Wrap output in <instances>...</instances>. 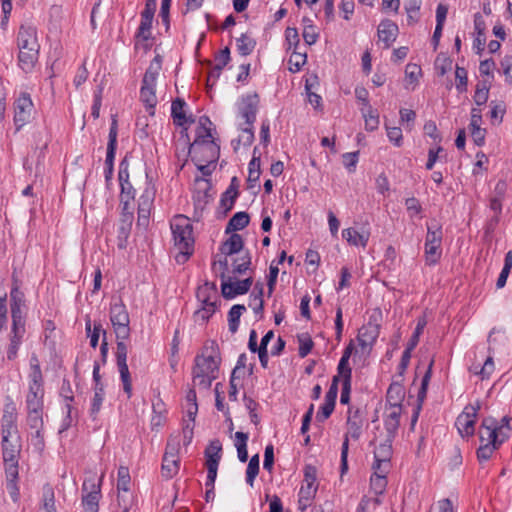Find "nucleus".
<instances>
[{"instance_id":"obj_43","label":"nucleus","mask_w":512,"mask_h":512,"mask_svg":"<svg viewBox=\"0 0 512 512\" xmlns=\"http://www.w3.org/2000/svg\"><path fill=\"white\" fill-rule=\"evenodd\" d=\"M363 118L365 120V128L368 131H374L379 126V114L375 109L369 107L368 109H361Z\"/></svg>"},{"instance_id":"obj_56","label":"nucleus","mask_w":512,"mask_h":512,"mask_svg":"<svg viewBox=\"0 0 512 512\" xmlns=\"http://www.w3.org/2000/svg\"><path fill=\"white\" fill-rule=\"evenodd\" d=\"M340 376H341V381H342V391H341V396H340V402L342 404H347V403H349V400H350L352 376H348V375H340Z\"/></svg>"},{"instance_id":"obj_14","label":"nucleus","mask_w":512,"mask_h":512,"mask_svg":"<svg viewBox=\"0 0 512 512\" xmlns=\"http://www.w3.org/2000/svg\"><path fill=\"white\" fill-rule=\"evenodd\" d=\"M507 187L508 185L504 180H499L495 185L489 204L490 209L495 213L494 217L490 220V227L495 226L499 222V216L502 213V202L505 198Z\"/></svg>"},{"instance_id":"obj_48","label":"nucleus","mask_w":512,"mask_h":512,"mask_svg":"<svg viewBox=\"0 0 512 512\" xmlns=\"http://www.w3.org/2000/svg\"><path fill=\"white\" fill-rule=\"evenodd\" d=\"M299 349L298 354L301 358L306 357L313 348V341L307 333H303L297 336Z\"/></svg>"},{"instance_id":"obj_16","label":"nucleus","mask_w":512,"mask_h":512,"mask_svg":"<svg viewBox=\"0 0 512 512\" xmlns=\"http://www.w3.org/2000/svg\"><path fill=\"white\" fill-rule=\"evenodd\" d=\"M156 9L155 0H147L144 10L141 13V23L137 31V38L148 40L151 35L152 21Z\"/></svg>"},{"instance_id":"obj_28","label":"nucleus","mask_w":512,"mask_h":512,"mask_svg":"<svg viewBox=\"0 0 512 512\" xmlns=\"http://www.w3.org/2000/svg\"><path fill=\"white\" fill-rule=\"evenodd\" d=\"M82 491L85 493L82 497L83 504L98 505L100 498V484H96L94 479L85 480L82 485Z\"/></svg>"},{"instance_id":"obj_42","label":"nucleus","mask_w":512,"mask_h":512,"mask_svg":"<svg viewBox=\"0 0 512 512\" xmlns=\"http://www.w3.org/2000/svg\"><path fill=\"white\" fill-rule=\"evenodd\" d=\"M237 50L242 56L251 54L255 48L256 42L247 34H242L236 40Z\"/></svg>"},{"instance_id":"obj_59","label":"nucleus","mask_w":512,"mask_h":512,"mask_svg":"<svg viewBox=\"0 0 512 512\" xmlns=\"http://www.w3.org/2000/svg\"><path fill=\"white\" fill-rule=\"evenodd\" d=\"M61 396L67 402L66 403L67 413H68V415H70L71 410H72V407H71L70 403L73 401L74 397H73V392H72L71 384L66 379H64L63 382H62Z\"/></svg>"},{"instance_id":"obj_61","label":"nucleus","mask_w":512,"mask_h":512,"mask_svg":"<svg viewBox=\"0 0 512 512\" xmlns=\"http://www.w3.org/2000/svg\"><path fill=\"white\" fill-rule=\"evenodd\" d=\"M341 380V376L337 373L332 379L329 390L325 395V401L336 404V399L338 395V383Z\"/></svg>"},{"instance_id":"obj_27","label":"nucleus","mask_w":512,"mask_h":512,"mask_svg":"<svg viewBox=\"0 0 512 512\" xmlns=\"http://www.w3.org/2000/svg\"><path fill=\"white\" fill-rule=\"evenodd\" d=\"M485 21L480 13L474 15V29L476 32V38L474 39L473 48L476 49L478 54H481L484 50L486 43L485 36Z\"/></svg>"},{"instance_id":"obj_22","label":"nucleus","mask_w":512,"mask_h":512,"mask_svg":"<svg viewBox=\"0 0 512 512\" xmlns=\"http://www.w3.org/2000/svg\"><path fill=\"white\" fill-rule=\"evenodd\" d=\"M161 70V59L159 56H156L151 62L149 67L147 68L143 80H142V88H146L149 91H155L156 81L158 75Z\"/></svg>"},{"instance_id":"obj_58","label":"nucleus","mask_w":512,"mask_h":512,"mask_svg":"<svg viewBox=\"0 0 512 512\" xmlns=\"http://www.w3.org/2000/svg\"><path fill=\"white\" fill-rule=\"evenodd\" d=\"M29 388L34 390L43 389V376L41 368L35 367L29 374Z\"/></svg>"},{"instance_id":"obj_44","label":"nucleus","mask_w":512,"mask_h":512,"mask_svg":"<svg viewBox=\"0 0 512 512\" xmlns=\"http://www.w3.org/2000/svg\"><path fill=\"white\" fill-rule=\"evenodd\" d=\"M479 438L481 443L499 447L504 443V438H500L498 430H484L479 431Z\"/></svg>"},{"instance_id":"obj_15","label":"nucleus","mask_w":512,"mask_h":512,"mask_svg":"<svg viewBox=\"0 0 512 512\" xmlns=\"http://www.w3.org/2000/svg\"><path fill=\"white\" fill-rule=\"evenodd\" d=\"M252 283L253 280L251 277L236 281H232L229 278L227 281H222L221 283L222 295L226 299H232L237 295L246 294L249 291Z\"/></svg>"},{"instance_id":"obj_12","label":"nucleus","mask_w":512,"mask_h":512,"mask_svg":"<svg viewBox=\"0 0 512 512\" xmlns=\"http://www.w3.org/2000/svg\"><path fill=\"white\" fill-rule=\"evenodd\" d=\"M209 290H212L214 294L216 293L214 286L209 287L208 284H205L198 290L197 297L202 301L203 306L194 313V319L196 322H206L216 311V302L210 300V297L208 296Z\"/></svg>"},{"instance_id":"obj_20","label":"nucleus","mask_w":512,"mask_h":512,"mask_svg":"<svg viewBox=\"0 0 512 512\" xmlns=\"http://www.w3.org/2000/svg\"><path fill=\"white\" fill-rule=\"evenodd\" d=\"M379 336V327L374 324H367L359 329L357 340L362 350L370 349Z\"/></svg>"},{"instance_id":"obj_11","label":"nucleus","mask_w":512,"mask_h":512,"mask_svg":"<svg viewBox=\"0 0 512 512\" xmlns=\"http://www.w3.org/2000/svg\"><path fill=\"white\" fill-rule=\"evenodd\" d=\"M317 492L316 470L307 466L304 473V481L299 491V504L306 508Z\"/></svg>"},{"instance_id":"obj_21","label":"nucleus","mask_w":512,"mask_h":512,"mask_svg":"<svg viewBox=\"0 0 512 512\" xmlns=\"http://www.w3.org/2000/svg\"><path fill=\"white\" fill-rule=\"evenodd\" d=\"M363 420L359 410L352 412L349 410L347 419V432L344 439H347V446H349V439L358 440L362 432Z\"/></svg>"},{"instance_id":"obj_6","label":"nucleus","mask_w":512,"mask_h":512,"mask_svg":"<svg viewBox=\"0 0 512 512\" xmlns=\"http://www.w3.org/2000/svg\"><path fill=\"white\" fill-rule=\"evenodd\" d=\"M110 321L114 328L117 340H125L130 335V319L125 305L121 302H115L110 307Z\"/></svg>"},{"instance_id":"obj_30","label":"nucleus","mask_w":512,"mask_h":512,"mask_svg":"<svg viewBox=\"0 0 512 512\" xmlns=\"http://www.w3.org/2000/svg\"><path fill=\"white\" fill-rule=\"evenodd\" d=\"M221 451H222L221 442L219 440L211 441V443L205 450L206 467L207 468H209V465L213 461L215 468L218 469L219 462L221 459Z\"/></svg>"},{"instance_id":"obj_60","label":"nucleus","mask_w":512,"mask_h":512,"mask_svg":"<svg viewBox=\"0 0 512 512\" xmlns=\"http://www.w3.org/2000/svg\"><path fill=\"white\" fill-rule=\"evenodd\" d=\"M302 36L307 45H313L317 42L319 34L313 24H306Z\"/></svg>"},{"instance_id":"obj_24","label":"nucleus","mask_w":512,"mask_h":512,"mask_svg":"<svg viewBox=\"0 0 512 512\" xmlns=\"http://www.w3.org/2000/svg\"><path fill=\"white\" fill-rule=\"evenodd\" d=\"M398 34V27L390 20L382 21L378 26L379 40L385 43L388 48L395 41Z\"/></svg>"},{"instance_id":"obj_29","label":"nucleus","mask_w":512,"mask_h":512,"mask_svg":"<svg viewBox=\"0 0 512 512\" xmlns=\"http://www.w3.org/2000/svg\"><path fill=\"white\" fill-rule=\"evenodd\" d=\"M235 181H237V178L233 177L230 186L221 196L220 207L223 208L224 213L229 212L233 208L236 198L238 197V189L233 187V182Z\"/></svg>"},{"instance_id":"obj_62","label":"nucleus","mask_w":512,"mask_h":512,"mask_svg":"<svg viewBox=\"0 0 512 512\" xmlns=\"http://www.w3.org/2000/svg\"><path fill=\"white\" fill-rule=\"evenodd\" d=\"M254 141V131L253 126L247 125L246 127L241 128V135L238 138V144H243L244 146H250Z\"/></svg>"},{"instance_id":"obj_7","label":"nucleus","mask_w":512,"mask_h":512,"mask_svg":"<svg viewBox=\"0 0 512 512\" xmlns=\"http://www.w3.org/2000/svg\"><path fill=\"white\" fill-rule=\"evenodd\" d=\"M480 408L481 403L479 401H477L474 404H469L457 417L455 425L462 437H468L474 434V427L477 420L478 411L480 410Z\"/></svg>"},{"instance_id":"obj_5","label":"nucleus","mask_w":512,"mask_h":512,"mask_svg":"<svg viewBox=\"0 0 512 512\" xmlns=\"http://www.w3.org/2000/svg\"><path fill=\"white\" fill-rule=\"evenodd\" d=\"M207 124H212L209 118L206 116L200 117L196 138L194 142L190 144L188 154L192 155V160H199L198 150L200 152H209L206 160L208 162H216L219 157L220 147L213 139L211 128L207 127Z\"/></svg>"},{"instance_id":"obj_51","label":"nucleus","mask_w":512,"mask_h":512,"mask_svg":"<svg viewBox=\"0 0 512 512\" xmlns=\"http://www.w3.org/2000/svg\"><path fill=\"white\" fill-rule=\"evenodd\" d=\"M27 423L31 429H42L43 427V409L27 410Z\"/></svg>"},{"instance_id":"obj_3","label":"nucleus","mask_w":512,"mask_h":512,"mask_svg":"<svg viewBox=\"0 0 512 512\" xmlns=\"http://www.w3.org/2000/svg\"><path fill=\"white\" fill-rule=\"evenodd\" d=\"M17 46L20 68L26 73L31 72L38 60L40 49L36 28L30 25H21L17 34Z\"/></svg>"},{"instance_id":"obj_36","label":"nucleus","mask_w":512,"mask_h":512,"mask_svg":"<svg viewBox=\"0 0 512 512\" xmlns=\"http://www.w3.org/2000/svg\"><path fill=\"white\" fill-rule=\"evenodd\" d=\"M246 311L244 305L236 304L233 305L228 313V326L231 333H236L240 323V317L243 312Z\"/></svg>"},{"instance_id":"obj_64","label":"nucleus","mask_w":512,"mask_h":512,"mask_svg":"<svg viewBox=\"0 0 512 512\" xmlns=\"http://www.w3.org/2000/svg\"><path fill=\"white\" fill-rule=\"evenodd\" d=\"M506 82L512 84V56L506 55L500 62Z\"/></svg>"},{"instance_id":"obj_35","label":"nucleus","mask_w":512,"mask_h":512,"mask_svg":"<svg viewBox=\"0 0 512 512\" xmlns=\"http://www.w3.org/2000/svg\"><path fill=\"white\" fill-rule=\"evenodd\" d=\"M263 290H264L263 284L258 282L255 284L254 291L250 296L249 306L252 307L255 314H260L263 311V308H264Z\"/></svg>"},{"instance_id":"obj_34","label":"nucleus","mask_w":512,"mask_h":512,"mask_svg":"<svg viewBox=\"0 0 512 512\" xmlns=\"http://www.w3.org/2000/svg\"><path fill=\"white\" fill-rule=\"evenodd\" d=\"M354 351V344L351 341L343 351L342 357L338 363L337 373L339 375H348L352 376V369L349 366V358L351 357Z\"/></svg>"},{"instance_id":"obj_63","label":"nucleus","mask_w":512,"mask_h":512,"mask_svg":"<svg viewBox=\"0 0 512 512\" xmlns=\"http://www.w3.org/2000/svg\"><path fill=\"white\" fill-rule=\"evenodd\" d=\"M285 38L288 44V49H291L293 47L294 50H297V47L300 42L297 29L288 27L285 31Z\"/></svg>"},{"instance_id":"obj_40","label":"nucleus","mask_w":512,"mask_h":512,"mask_svg":"<svg viewBox=\"0 0 512 512\" xmlns=\"http://www.w3.org/2000/svg\"><path fill=\"white\" fill-rule=\"evenodd\" d=\"M235 446L237 448V456L241 462H246L248 460V452H247V441L248 434L244 432H236L235 433Z\"/></svg>"},{"instance_id":"obj_32","label":"nucleus","mask_w":512,"mask_h":512,"mask_svg":"<svg viewBox=\"0 0 512 512\" xmlns=\"http://www.w3.org/2000/svg\"><path fill=\"white\" fill-rule=\"evenodd\" d=\"M442 236V227L436 221L427 224L425 245H441Z\"/></svg>"},{"instance_id":"obj_1","label":"nucleus","mask_w":512,"mask_h":512,"mask_svg":"<svg viewBox=\"0 0 512 512\" xmlns=\"http://www.w3.org/2000/svg\"><path fill=\"white\" fill-rule=\"evenodd\" d=\"M12 328L10 343L7 348V359L13 361L17 357L18 349L25 335V319L23 309L25 307L24 294L18 287H13L10 292Z\"/></svg>"},{"instance_id":"obj_47","label":"nucleus","mask_w":512,"mask_h":512,"mask_svg":"<svg viewBox=\"0 0 512 512\" xmlns=\"http://www.w3.org/2000/svg\"><path fill=\"white\" fill-rule=\"evenodd\" d=\"M259 473V455L255 454L251 457L247 470H246V482L253 486L254 480Z\"/></svg>"},{"instance_id":"obj_57","label":"nucleus","mask_w":512,"mask_h":512,"mask_svg":"<svg viewBox=\"0 0 512 512\" xmlns=\"http://www.w3.org/2000/svg\"><path fill=\"white\" fill-rule=\"evenodd\" d=\"M497 449H499V447L481 443V445L479 446V448L477 449V452H476L478 461L484 462V461L489 460L491 458V456L493 455L494 451Z\"/></svg>"},{"instance_id":"obj_50","label":"nucleus","mask_w":512,"mask_h":512,"mask_svg":"<svg viewBox=\"0 0 512 512\" xmlns=\"http://www.w3.org/2000/svg\"><path fill=\"white\" fill-rule=\"evenodd\" d=\"M104 395L105 393L103 384L94 386V397L92 399L91 415H96L100 411L104 400Z\"/></svg>"},{"instance_id":"obj_2","label":"nucleus","mask_w":512,"mask_h":512,"mask_svg":"<svg viewBox=\"0 0 512 512\" xmlns=\"http://www.w3.org/2000/svg\"><path fill=\"white\" fill-rule=\"evenodd\" d=\"M204 350L205 352L211 350V352L196 356L193 368V384L207 390L210 388L212 381L217 378L220 360L216 355L217 344L214 341L207 342Z\"/></svg>"},{"instance_id":"obj_46","label":"nucleus","mask_w":512,"mask_h":512,"mask_svg":"<svg viewBox=\"0 0 512 512\" xmlns=\"http://www.w3.org/2000/svg\"><path fill=\"white\" fill-rule=\"evenodd\" d=\"M307 61V54L306 52H298L297 50H294L289 58V70L292 73H296L300 71L302 66L305 65Z\"/></svg>"},{"instance_id":"obj_4","label":"nucleus","mask_w":512,"mask_h":512,"mask_svg":"<svg viewBox=\"0 0 512 512\" xmlns=\"http://www.w3.org/2000/svg\"><path fill=\"white\" fill-rule=\"evenodd\" d=\"M174 246L178 249L175 260L179 264L185 263L194 251L193 226L189 218L177 215L171 221Z\"/></svg>"},{"instance_id":"obj_17","label":"nucleus","mask_w":512,"mask_h":512,"mask_svg":"<svg viewBox=\"0 0 512 512\" xmlns=\"http://www.w3.org/2000/svg\"><path fill=\"white\" fill-rule=\"evenodd\" d=\"M258 103L257 94H250L242 98L239 105V114L245 120L246 125L253 126L256 120Z\"/></svg>"},{"instance_id":"obj_39","label":"nucleus","mask_w":512,"mask_h":512,"mask_svg":"<svg viewBox=\"0 0 512 512\" xmlns=\"http://www.w3.org/2000/svg\"><path fill=\"white\" fill-rule=\"evenodd\" d=\"M382 471L383 468L381 470H374V474L370 479L371 489L376 495L383 494L387 486L386 473Z\"/></svg>"},{"instance_id":"obj_18","label":"nucleus","mask_w":512,"mask_h":512,"mask_svg":"<svg viewBox=\"0 0 512 512\" xmlns=\"http://www.w3.org/2000/svg\"><path fill=\"white\" fill-rule=\"evenodd\" d=\"M1 427L3 442H7V439L17 432L16 408L12 402L5 405L1 419Z\"/></svg>"},{"instance_id":"obj_45","label":"nucleus","mask_w":512,"mask_h":512,"mask_svg":"<svg viewBox=\"0 0 512 512\" xmlns=\"http://www.w3.org/2000/svg\"><path fill=\"white\" fill-rule=\"evenodd\" d=\"M140 99L146 106L147 110L151 115L154 114V108L157 105L156 91H149L146 88L140 89Z\"/></svg>"},{"instance_id":"obj_49","label":"nucleus","mask_w":512,"mask_h":512,"mask_svg":"<svg viewBox=\"0 0 512 512\" xmlns=\"http://www.w3.org/2000/svg\"><path fill=\"white\" fill-rule=\"evenodd\" d=\"M130 474L127 467L121 466L118 469L117 489L118 491L128 492L130 489Z\"/></svg>"},{"instance_id":"obj_52","label":"nucleus","mask_w":512,"mask_h":512,"mask_svg":"<svg viewBox=\"0 0 512 512\" xmlns=\"http://www.w3.org/2000/svg\"><path fill=\"white\" fill-rule=\"evenodd\" d=\"M196 392L194 389H190L186 395L187 405V416L190 422H194L196 414L198 412V405L196 402Z\"/></svg>"},{"instance_id":"obj_55","label":"nucleus","mask_w":512,"mask_h":512,"mask_svg":"<svg viewBox=\"0 0 512 512\" xmlns=\"http://www.w3.org/2000/svg\"><path fill=\"white\" fill-rule=\"evenodd\" d=\"M426 324H427V321H426L425 317H421L418 319L415 331H414L413 335L411 336V338L409 339V342L407 344V346L410 347V349H414L417 346V344L419 342V337L422 334Z\"/></svg>"},{"instance_id":"obj_8","label":"nucleus","mask_w":512,"mask_h":512,"mask_svg":"<svg viewBox=\"0 0 512 512\" xmlns=\"http://www.w3.org/2000/svg\"><path fill=\"white\" fill-rule=\"evenodd\" d=\"M127 353V345L124 343L123 340H118L116 348L117 367L121 381L123 383V390L127 394L128 398H130L132 395V383L129 368L127 365Z\"/></svg>"},{"instance_id":"obj_19","label":"nucleus","mask_w":512,"mask_h":512,"mask_svg":"<svg viewBox=\"0 0 512 512\" xmlns=\"http://www.w3.org/2000/svg\"><path fill=\"white\" fill-rule=\"evenodd\" d=\"M402 408H386L384 417L385 437L395 439L400 425Z\"/></svg>"},{"instance_id":"obj_9","label":"nucleus","mask_w":512,"mask_h":512,"mask_svg":"<svg viewBox=\"0 0 512 512\" xmlns=\"http://www.w3.org/2000/svg\"><path fill=\"white\" fill-rule=\"evenodd\" d=\"M33 102L28 93L22 92L14 102V123L16 129L20 130L27 122H29L32 111Z\"/></svg>"},{"instance_id":"obj_41","label":"nucleus","mask_w":512,"mask_h":512,"mask_svg":"<svg viewBox=\"0 0 512 512\" xmlns=\"http://www.w3.org/2000/svg\"><path fill=\"white\" fill-rule=\"evenodd\" d=\"M442 255L441 245H425L424 258L428 266H433L438 263Z\"/></svg>"},{"instance_id":"obj_25","label":"nucleus","mask_w":512,"mask_h":512,"mask_svg":"<svg viewBox=\"0 0 512 512\" xmlns=\"http://www.w3.org/2000/svg\"><path fill=\"white\" fill-rule=\"evenodd\" d=\"M404 398L405 389L403 385L398 382H393L390 384L386 395V402L389 406L388 408H402V402Z\"/></svg>"},{"instance_id":"obj_13","label":"nucleus","mask_w":512,"mask_h":512,"mask_svg":"<svg viewBox=\"0 0 512 512\" xmlns=\"http://www.w3.org/2000/svg\"><path fill=\"white\" fill-rule=\"evenodd\" d=\"M394 439L385 437L383 441H379V444L374 449V470H381L383 473H387L390 466V458L392 456V443Z\"/></svg>"},{"instance_id":"obj_26","label":"nucleus","mask_w":512,"mask_h":512,"mask_svg":"<svg viewBox=\"0 0 512 512\" xmlns=\"http://www.w3.org/2000/svg\"><path fill=\"white\" fill-rule=\"evenodd\" d=\"M342 237L353 246H361L365 248L368 244L370 232L368 230H362L361 232L354 228H347L342 231Z\"/></svg>"},{"instance_id":"obj_53","label":"nucleus","mask_w":512,"mask_h":512,"mask_svg":"<svg viewBox=\"0 0 512 512\" xmlns=\"http://www.w3.org/2000/svg\"><path fill=\"white\" fill-rule=\"evenodd\" d=\"M2 446L4 462L18 461L19 449L15 445L11 444L9 439H7V442L2 441Z\"/></svg>"},{"instance_id":"obj_37","label":"nucleus","mask_w":512,"mask_h":512,"mask_svg":"<svg viewBox=\"0 0 512 512\" xmlns=\"http://www.w3.org/2000/svg\"><path fill=\"white\" fill-rule=\"evenodd\" d=\"M44 389L34 390L29 388L26 396L27 410L43 409Z\"/></svg>"},{"instance_id":"obj_23","label":"nucleus","mask_w":512,"mask_h":512,"mask_svg":"<svg viewBox=\"0 0 512 512\" xmlns=\"http://www.w3.org/2000/svg\"><path fill=\"white\" fill-rule=\"evenodd\" d=\"M186 102L181 98H176L171 104V116L177 126H185L187 123H193L192 116L187 117L185 113Z\"/></svg>"},{"instance_id":"obj_33","label":"nucleus","mask_w":512,"mask_h":512,"mask_svg":"<svg viewBox=\"0 0 512 512\" xmlns=\"http://www.w3.org/2000/svg\"><path fill=\"white\" fill-rule=\"evenodd\" d=\"M250 221L249 214L246 212H237L233 215V217L229 220L226 226V233H230L232 231H238L244 229L248 226Z\"/></svg>"},{"instance_id":"obj_10","label":"nucleus","mask_w":512,"mask_h":512,"mask_svg":"<svg viewBox=\"0 0 512 512\" xmlns=\"http://www.w3.org/2000/svg\"><path fill=\"white\" fill-rule=\"evenodd\" d=\"M212 185L204 177H196L193 184V203L196 211H203L209 201L212 199Z\"/></svg>"},{"instance_id":"obj_38","label":"nucleus","mask_w":512,"mask_h":512,"mask_svg":"<svg viewBox=\"0 0 512 512\" xmlns=\"http://www.w3.org/2000/svg\"><path fill=\"white\" fill-rule=\"evenodd\" d=\"M179 471V457L163 456L162 475L167 479H171Z\"/></svg>"},{"instance_id":"obj_31","label":"nucleus","mask_w":512,"mask_h":512,"mask_svg":"<svg viewBox=\"0 0 512 512\" xmlns=\"http://www.w3.org/2000/svg\"><path fill=\"white\" fill-rule=\"evenodd\" d=\"M243 248V238L240 234L233 233L221 246V252L225 255L238 253Z\"/></svg>"},{"instance_id":"obj_54","label":"nucleus","mask_w":512,"mask_h":512,"mask_svg":"<svg viewBox=\"0 0 512 512\" xmlns=\"http://www.w3.org/2000/svg\"><path fill=\"white\" fill-rule=\"evenodd\" d=\"M488 96H489V86L486 84V82L477 84L476 91H475V94L473 97L476 105H478V106L484 105L488 100Z\"/></svg>"}]
</instances>
